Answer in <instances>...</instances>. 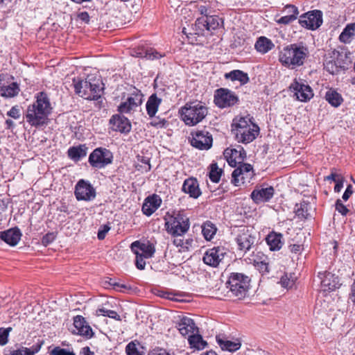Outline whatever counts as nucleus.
Returning <instances> with one entry per match:
<instances>
[{"instance_id":"nucleus-1","label":"nucleus","mask_w":355,"mask_h":355,"mask_svg":"<svg viewBox=\"0 0 355 355\" xmlns=\"http://www.w3.org/2000/svg\"><path fill=\"white\" fill-rule=\"evenodd\" d=\"M52 107L48 95L41 92L35 95V101L27 107L25 118L27 123L33 127L46 124Z\"/></svg>"},{"instance_id":"nucleus-2","label":"nucleus","mask_w":355,"mask_h":355,"mask_svg":"<svg viewBox=\"0 0 355 355\" xmlns=\"http://www.w3.org/2000/svg\"><path fill=\"white\" fill-rule=\"evenodd\" d=\"M73 85L76 94L87 100H98L104 89L101 76L95 74H89L85 78H73Z\"/></svg>"},{"instance_id":"nucleus-3","label":"nucleus","mask_w":355,"mask_h":355,"mask_svg":"<svg viewBox=\"0 0 355 355\" xmlns=\"http://www.w3.org/2000/svg\"><path fill=\"white\" fill-rule=\"evenodd\" d=\"M309 54V49L299 44L285 46L279 55V60L286 67L294 69L304 64Z\"/></svg>"},{"instance_id":"nucleus-4","label":"nucleus","mask_w":355,"mask_h":355,"mask_svg":"<svg viewBox=\"0 0 355 355\" xmlns=\"http://www.w3.org/2000/svg\"><path fill=\"white\" fill-rule=\"evenodd\" d=\"M232 132L239 143L245 144L254 141L259 133V127L249 117L235 118L232 125Z\"/></svg>"},{"instance_id":"nucleus-5","label":"nucleus","mask_w":355,"mask_h":355,"mask_svg":"<svg viewBox=\"0 0 355 355\" xmlns=\"http://www.w3.org/2000/svg\"><path fill=\"white\" fill-rule=\"evenodd\" d=\"M207 114V107L201 102L187 103L180 110L182 121L189 126L196 125L201 122Z\"/></svg>"},{"instance_id":"nucleus-6","label":"nucleus","mask_w":355,"mask_h":355,"mask_svg":"<svg viewBox=\"0 0 355 355\" xmlns=\"http://www.w3.org/2000/svg\"><path fill=\"white\" fill-rule=\"evenodd\" d=\"M164 220L166 232L173 236H183L190 227L189 218L181 213L166 215Z\"/></svg>"},{"instance_id":"nucleus-7","label":"nucleus","mask_w":355,"mask_h":355,"mask_svg":"<svg viewBox=\"0 0 355 355\" xmlns=\"http://www.w3.org/2000/svg\"><path fill=\"white\" fill-rule=\"evenodd\" d=\"M250 279L248 276L239 272H232L227 282V288L232 295L242 299L245 295L250 286Z\"/></svg>"},{"instance_id":"nucleus-8","label":"nucleus","mask_w":355,"mask_h":355,"mask_svg":"<svg viewBox=\"0 0 355 355\" xmlns=\"http://www.w3.org/2000/svg\"><path fill=\"white\" fill-rule=\"evenodd\" d=\"M112 153L105 148H97L89 156V163L93 167L101 168L111 164Z\"/></svg>"},{"instance_id":"nucleus-9","label":"nucleus","mask_w":355,"mask_h":355,"mask_svg":"<svg viewBox=\"0 0 355 355\" xmlns=\"http://www.w3.org/2000/svg\"><path fill=\"white\" fill-rule=\"evenodd\" d=\"M239 102V97L234 92L226 88L216 90L214 103L220 108L232 107Z\"/></svg>"},{"instance_id":"nucleus-10","label":"nucleus","mask_w":355,"mask_h":355,"mask_svg":"<svg viewBox=\"0 0 355 355\" xmlns=\"http://www.w3.org/2000/svg\"><path fill=\"white\" fill-rule=\"evenodd\" d=\"M227 250L223 246H216L207 249L202 257L203 262L209 266L216 268L227 256Z\"/></svg>"},{"instance_id":"nucleus-11","label":"nucleus","mask_w":355,"mask_h":355,"mask_svg":"<svg viewBox=\"0 0 355 355\" xmlns=\"http://www.w3.org/2000/svg\"><path fill=\"white\" fill-rule=\"evenodd\" d=\"M74 195L78 201H92L96 198V193L89 181L81 179L75 186Z\"/></svg>"},{"instance_id":"nucleus-12","label":"nucleus","mask_w":355,"mask_h":355,"mask_svg":"<svg viewBox=\"0 0 355 355\" xmlns=\"http://www.w3.org/2000/svg\"><path fill=\"white\" fill-rule=\"evenodd\" d=\"M256 238L252 234L250 230L242 227L239 230V234L236 237V242L238 245V250L246 253L254 247Z\"/></svg>"},{"instance_id":"nucleus-13","label":"nucleus","mask_w":355,"mask_h":355,"mask_svg":"<svg viewBox=\"0 0 355 355\" xmlns=\"http://www.w3.org/2000/svg\"><path fill=\"white\" fill-rule=\"evenodd\" d=\"M191 144L199 150H209L212 146V135L206 130L191 132Z\"/></svg>"},{"instance_id":"nucleus-14","label":"nucleus","mask_w":355,"mask_h":355,"mask_svg":"<svg viewBox=\"0 0 355 355\" xmlns=\"http://www.w3.org/2000/svg\"><path fill=\"white\" fill-rule=\"evenodd\" d=\"M299 23L308 29H317L322 24V12L318 10L308 12L300 17Z\"/></svg>"},{"instance_id":"nucleus-15","label":"nucleus","mask_w":355,"mask_h":355,"mask_svg":"<svg viewBox=\"0 0 355 355\" xmlns=\"http://www.w3.org/2000/svg\"><path fill=\"white\" fill-rule=\"evenodd\" d=\"M254 175L252 166L250 164L241 163L232 172V182L236 186L244 184L245 180H250Z\"/></svg>"},{"instance_id":"nucleus-16","label":"nucleus","mask_w":355,"mask_h":355,"mask_svg":"<svg viewBox=\"0 0 355 355\" xmlns=\"http://www.w3.org/2000/svg\"><path fill=\"white\" fill-rule=\"evenodd\" d=\"M290 89L293 92L296 98L301 102H306L313 96L311 87L304 84L302 80L298 81L295 79L290 86Z\"/></svg>"},{"instance_id":"nucleus-17","label":"nucleus","mask_w":355,"mask_h":355,"mask_svg":"<svg viewBox=\"0 0 355 355\" xmlns=\"http://www.w3.org/2000/svg\"><path fill=\"white\" fill-rule=\"evenodd\" d=\"M143 94L140 91L137 90L132 93L125 101L122 102L118 107L120 113H129L135 111L141 105L143 101Z\"/></svg>"},{"instance_id":"nucleus-18","label":"nucleus","mask_w":355,"mask_h":355,"mask_svg":"<svg viewBox=\"0 0 355 355\" xmlns=\"http://www.w3.org/2000/svg\"><path fill=\"white\" fill-rule=\"evenodd\" d=\"M73 327L72 333L80 335L85 339H89L94 335L92 327L82 315H76L73 318Z\"/></svg>"},{"instance_id":"nucleus-19","label":"nucleus","mask_w":355,"mask_h":355,"mask_svg":"<svg viewBox=\"0 0 355 355\" xmlns=\"http://www.w3.org/2000/svg\"><path fill=\"white\" fill-rule=\"evenodd\" d=\"M224 156L231 166L236 167L237 164L243 163L246 157V152L242 146H239L236 148L225 149Z\"/></svg>"},{"instance_id":"nucleus-20","label":"nucleus","mask_w":355,"mask_h":355,"mask_svg":"<svg viewBox=\"0 0 355 355\" xmlns=\"http://www.w3.org/2000/svg\"><path fill=\"white\" fill-rule=\"evenodd\" d=\"M130 249L133 253H140L143 257L150 259L153 257L155 252V247L150 241L141 242L140 241H135L130 245Z\"/></svg>"},{"instance_id":"nucleus-21","label":"nucleus","mask_w":355,"mask_h":355,"mask_svg":"<svg viewBox=\"0 0 355 355\" xmlns=\"http://www.w3.org/2000/svg\"><path fill=\"white\" fill-rule=\"evenodd\" d=\"M275 190L272 187L266 188L257 187L250 194V197L256 204L268 202L274 196Z\"/></svg>"},{"instance_id":"nucleus-22","label":"nucleus","mask_w":355,"mask_h":355,"mask_svg":"<svg viewBox=\"0 0 355 355\" xmlns=\"http://www.w3.org/2000/svg\"><path fill=\"white\" fill-rule=\"evenodd\" d=\"M341 56L339 51L334 50L330 60H327L324 64V69L331 74H336L343 68V61L339 58Z\"/></svg>"},{"instance_id":"nucleus-23","label":"nucleus","mask_w":355,"mask_h":355,"mask_svg":"<svg viewBox=\"0 0 355 355\" xmlns=\"http://www.w3.org/2000/svg\"><path fill=\"white\" fill-rule=\"evenodd\" d=\"M178 331L183 336H188L193 333H198V330L195 322L191 318L183 317L176 325Z\"/></svg>"},{"instance_id":"nucleus-24","label":"nucleus","mask_w":355,"mask_h":355,"mask_svg":"<svg viewBox=\"0 0 355 355\" xmlns=\"http://www.w3.org/2000/svg\"><path fill=\"white\" fill-rule=\"evenodd\" d=\"M111 128L114 131L128 132L131 130V125L128 119L124 116L116 114L110 119Z\"/></svg>"},{"instance_id":"nucleus-25","label":"nucleus","mask_w":355,"mask_h":355,"mask_svg":"<svg viewBox=\"0 0 355 355\" xmlns=\"http://www.w3.org/2000/svg\"><path fill=\"white\" fill-rule=\"evenodd\" d=\"M182 191L189 194V197L198 198L201 195L199 184L196 178H189L186 179L182 184Z\"/></svg>"},{"instance_id":"nucleus-26","label":"nucleus","mask_w":355,"mask_h":355,"mask_svg":"<svg viewBox=\"0 0 355 355\" xmlns=\"http://www.w3.org/2000/svg\"><path fill=\"white\" fill-rule=\"evenodd\" d=\"M162 200L157 195L147 197L142 205V211L147 216H151L161 205Z\"/></svg>"},{"instance_id":"nucleus-27","label":"nucleus","mask_w":355,"mask_h":355,"mask_svg":"<svg viewBox=\"0 0 355 355\" xmlns=\"http://www.w3.org/2000/svg\"><path fill=\"white\" fill-rule=\"evenodd\" d=\"M21 233L19 228H11L0 232V238L7 244L15 246L21 239Z\"/></svg>"},{"instance_id":"nucleus-28","label":"nucleus","mask_w":355,"mask_h":355,"mask_svg":"<svg viewBox=\"0 0 355 355\" xmlns=\"http://www.w3.org/2000/svg\"><path fill=\"white\" fill-rule=\"evenodd\" d=\"M216 341L223 350L234 352L241 348V343L239 338L234 340H229L225 338L216 336Z\"/></svg>"},{"instance_id":"nucleus-29","label":"nucleus","mask_w":355,"mask_h":355,"mask_svg":"<svg viewBox=\"0 0 355 355\" xmlns=\"http://www.w3.org/2000/svg\"><path fill=\"white\" fill-rule=\"evenodd\" d=\"M321 279V286L324 291H334L337 288V277H335L331 272L319 273Z\"/></svg>"},{"instance_id":"nucleus-30","label":"nucleus","mask_w":355,"mask_h":355,"mask_svg":"<svg viewBox=\"0 0 355 355\" xmlns=\"http://www.w3.org/2000/svg\"><path fill=\"white\" fill-rule=\"evenodd\" d=\"M282 234L272 232L270 233L266 238L267 244L269 245L270 250L272 251L279 250L282 248L284 242L282 241Z\"/></svg>"},{"instance_id":"nucleus-31","label":"nucleus","mask_w":355,"mask_h":355,"mask_svg":"<svg viewBox=\"0 0 355 355\" xmlns=\"http://www.w3.org/2000/svg\"><path fill=\"white\" fill-rule=\"evenodd\" d=\"M275 47V44L271 41V40L268 39L266 37L261 36L259 37L254 44L255 49L262 53L265 54L272 50Z\"/></svg>"},{"instance_id":"nucleus-32","label":"nucleus","mask_w":355,"mask_h":355,"mask_svg":"<svg viewBox=\"0 0 355 355\" xmlns=\"http://www.w3.org/2000/svg\"><path fill=\"white\" fill-rule=\"evenodd\" d=\"M161 103L162 99L158 98L156 94L150 96L146 103V111L150 117L155 116Z\"/></svg>"},{"instance_id":"nucleus-33","label":"nucleus","mask_w":355,"mask_h":355,"mask_svg":"<svg viewBox=\"0 0 355 355\" xmlns=\"http://www.w3.org/2000/svg\"><path fill=\"white\" fill-rule=\"evenodd\" d=\"M19 91V86L15 82H13L8 85H0V96L2 97H15L18 95Z\"/></svg>"},{"instance_id":"nucleus-34","label":"nucleus","mask_w":355,"mask_h":355,"mask_svg":"<svg viewBox=\"0 0 355 355\" xmlns=\"http://www.w3.org/2000/svg\"><path fill=\"white\" fill-rule=\"evenodd\" d=\"M225 79H230L232 81L238 80L241 85H245L249 82V77L248 73L243 71L235 69L224 75Z\"/></svg>"},{"instance_id":"nucleus-35","label":"nucleus","mask_w":355,"mask_h":355,"mask_svg":"<svg viewBox=\"0 0 355 355\" xmlns=\"http://www.w3.org/2000/svg\"><path fill=\"white\" fill-rule=\"evenodd\" d=\"M87 148L85 145H79L69 148L67 153L70 159L73 161H79L87 155Z\"/></svg>"},{"instance_id":"nucleus-36","label":"nucleus","mask_w":355,"mask_h":355,"mask_svg":"<svg viewBox=\"0 0 355 355\" xmlns=\"http://www.w3.org/2000/svg\"><path fill=\"white\" fill-rule=\"evenodd\" d=\"M41 346L42 344H36L30 348L21 347L17 349L10 350L5 355H35L40 350Z\"/></svg>"},{"instance_id":"nucleus-37","label":"nucleus","mask_w":355,"mask_h":355,"mask_svg":"<svg viewBox=\"0 0 355 355\" xmlns=\"http://www.w3.org/2000/svg\"><path fill=\"white\" fill-rule=\"evenodd\" d=\"M355 36V23L347 24L343 29L339 36L340 42L348 44L350 43L353 37Z\"/></svg>"},{"instance_id":"nucleus-38","label":"nucleus","mask_w":355,"mask_h":355,"mask_svg":"<svg viewBox=\"0 0 355 355\" xmlns=\"http://www.w3.org/2000/svg\"><path fill=\"white\" fill-rule=\"evenodd\" d=\"M325 99L334 107L340 106L343 101L342 96L336 90L331 89L326 92Z\"/></svg>"},{"instance_id":"nucleus-39","label":"nucleus","mask_w":355,"mask_h":355,"mask_svg":"<svg viewBox=\"0 0 355 355\" xmlns=\"http://www.w3.org/2000/svg\"><path fill=\"white\" fill-rule=\"evenodd\" d=\"M311 208L309 202L302 201L299 204H296L295 211L297 216L302 219H307L310 216L309 211Z\"/></svg>"},{"instance_id":"nucleus-40","label":"nucleus","mask_w":355,"mask_h":355,"mask_svg":"<svg viewBox=\"0 0 355 355\" xmlns=\"http://www.w3.org/2000/svg\"><path fill=\"white\" fill-rule=\"evenodd\" d=\"M188 341L191 348H195L198 350L204 349L207 345V343L203 340L202 337L198 334V333H193L189 336Z\"/></svg>"},{"instance_id":"nucleus-41","label":"nucleus","mask_w":355,"mask_h":355,"mask_svg":"<svg viewBox=\"0 0 355 355\" xmlns=\"http://www.w3.org/2000/svg\"><path fill=\"white\" fill-rule=\"evenodd\" d=\"M216 231L217 228L210 221L205 222L202 226V233L205 239L207 241H210L213 239L214 236L216 233Z\"/></svg>"},{"instance_id":"nucleus-42","label":"nucleus","mask_w":355,"mask_h":355,"mask_svg":"<svg viewBox=\"0 0 355 355\" xmlns=\"http://www.w3.org/2000/svg\"><path fill=\"white\" fill-rule=\"evenodd\" d=\"M207 31H214L223 24V19L217 15H209L205 17Z\"/></svg>"},{"instance_id":"nucleus-43","label":"nucleus","mask_w":355,"mask_h":355,"mask_svg":"<svg viewBox=\"0 0 355 355\" xmlns=\"http://www.w3.org/2000/svg\"><path fill=\"white\" fill-rule=\"evenodd\" d=\"M97 315H103L107 316L112 319H115L116 320H121L120 315L117 313L116 311L113 310H109L104 307L99 308L96 310Z\"/></svg>"},{"instance_id":"nucleus-44","label":"nucleus","mask_w":355,"mask_h":355,"mask_svg":"<svg viewBox=\"0 0 355 355\" xmlns=\"http://www.w3.org/2000/svg\"><path fill=\"white\" fill-rule=\"evenodd\" d=\"M222 170L218 168L216 164H212L211 165V170L209 172V179L213 182H218L222 174Z\"/></svg>"},{"instance_id":"nucleus-45","label":"nucleus","mask_w":355,"mask_h":355,"mask_svg":"<svg viewBox=\"0 0 355 355\" xmlns=\"http://www.w3.org/2000/svg\"><path fill=\"white\" fill-rule=\"evenodd\" d=\"M6 115L15 120L19 119L21 116L20 107L17 105L12 106L11 109L7 112Z\"/></svg>"},{"instance_id":"nucleus-46","label":"nucleus","mask_w":355,"mask_h":355,"mask_svg":"<svg viewBox=\"0 0 355 355\" xmlns=\"http://www.w3.org/2000/svg\"><path fill=\"white\" fill-rule=\"evenodd\" d=\"M11 330V327L0 328V345H5L8 343L9 333Z\"/></svg>"},{"instance_id":"nucleus-47","label":"nucleus","mask_w":355,"mask_h":355,"mask_svg":"<svg viewBox=\"0 0 355 355\" xmlns=\"http://www.w3.org/2000/svg\"><path fill=\"white\" fill-rule=\"evenodd\" d=\"M206 19L205 17H199L196 19L195 26L196 31H198V34H203L205 30H207Z\"/></svg>"},{"instance_id":"nucleus-48","label":"nucleus","mask_w":355,"mask_h":355,"mask_svg":"<svg viewBox=\"0 0 355 355\" xmlns=\"http://www.w3.org/2000/svg\"><path fill=\"white\" fill-rule=\"evenodd\" d=\"M125 352L127 355H142L134 342H130L126 345Z\"/></svg>"},{"instance_id":"nucleus-49","label":"nucleus","mask_w":355,"mask_h":355,"mask_svg":"<svg viewBox=\"0 0 355 355\" xmlns=\"http://www.w3.org/2000/svg\"><path fill=\"white\" fill-rule=\"evenodd\" d=\"M336 210L338 211L342 216H345L349 212V210L345 205H343L340 199H338L336 202Z\"/></svg>"},{"instance_id":"nucleus-50","label":"nucleus","mask_w":355,"mask_h":355,"mask_svg":"<svg viewBox=\"0 0 355 355\" xmlns=\"http://www.w3.org/2000/svg\"><path fill=\"white\" fill-rule=\"evenodd\" d=\"M51 355H76V354L73 352H70L67 349L55 347L51 352Z\"/></svg>"},{"instance_id":"nucleus-51","label":"nucleus","mask_w":355,"mask_h":355,"mask_svg":"<svg viewBox=\"0 0 355 355\" xmlns=\"http://www.w3.org/2000/svg\"><path fill=\"white\" fill-rule=\"evenodd\" d=\"M164 55L161 54L155 49H150L145 52V57L150 60L157 59L164 57Z\"/></svg>"},{"instance_id":"nucleus-52","label":"nucleus","mask_w":355,"mask_h":355,"mask_svg":"<svg viewBox=\"0 0 355 355\" xmlns=\"http://www.w3.org/2000/svg\"><path fill=\"white\" fill-rule=\"evenodd\" d=\"M136 255L135 266L139 270H144L146 267V257H143L140 255V253L136 252L134 253Z\"/></svg>"},{"instance_id":"nucleus-53","label":"nucleus","mask_w":355,"mask_h":355,"mask_svg":"<svg viewBox=\"0 0 355 355\" xmlns=\"http://www.w3.org/2000/svg\"><path fill=\"white\" fill-rule=\"evenodd\" d=\"M283 12H286L288 15H294L295 18H297V15L299 14L297 8L291 4L286 5L284 8Z\"/></svg>"},{"instance_id":"nucleus-54","label":"nucleus","mask_w":355,"mask_h":355,"mask_svg":"<svg viewBox=\"0 0 355 355\" xmlns=\"http://www.w3.org/2000/svg\"><path fill=\"white\" fill-rule=\"evenodd\" d=\"M280 283L283 287L290 288L294 285V280L290 279L287 275H284L281 277Z\"/></svg>"},{"instance_id":"nucleus-55","label":"nucleus","mask_w":355,"mask_h":355,"mask_svg":"<svg viewBox=\"0 0 355 355\" xmlns=\"http://www.w3.org/2000/svg\"><path fill=\"white\" fill-rule=\"evenodd\" d=\"M168 122L166 119H159V118H156V119H154L151 122H150V125L153 127H155L157 128H165L167 125Z\"/></svg>"},{"instance_id":"nucleus-56","label":"nucleus","mask_w":355,"mask_h":355,"mask_svg":"<svg viewBox=\"0 0 355 355\" xmlns=\"http://www.w3.org/2000/svg\"><path fill=\"white\" fill-rule=\"evenodd\" d=\"M297 18L294 15H285L282 17H280L279 19L277 20V23L279 24H289L293 21H295Z\"/></svg>"},{"instance_id":"nucleus-57","label":"nucleus","mask_w":355,"mask_h":355,"mask_svg":"<svg viewBox=\"0 0 355 355\" xmlns=\"http://www.w3.org/2000/svg\"><path fill=\"white\" fill-rule=\"evenodd\" d=\"M256 267L259 270V272H261L263 275L269 272L268 263L266 262L265 261L257 262L256 264Z\"/></svg>"},{"instance_id":"nucleus-58","label":"nucleus","mask_w":355,"mask_h":355,"mask_svg":"<svg viewBox=\"0 0 355 355\" xmlns=\"http://www.w3.org/2000/svg\"><path fill=\"white\" fill-rule=\"evenodd\" d=\"M55 239V235L53 232L46 234L42 239V243L44 245L46 246L51 243Z\"/></svg>"},{"instance_id":"nucleus-59","label":"nucleus","mask_w":355,"mask_h":355,"mask_svg":"<svg viewBox=\"0 0 355 355\" xmlns=\"http://www.w3.org/2000/svg\"><path fill=\"white\" fill-rule=\"evenodd\" d=\"M196 8L200 14L203 15V17H207V16H209L208 15L209 14V8H208L207 6L198 4L196 6Z\"/></svg>"},{"instance_id":"nucleus-60","label":"nucleus","mask_w":355,"mask_h":355,"mask_svg":"<svg viewBox=\"0 0 355 355\" xmlns=\"http://www.w3.org/2000/svg\"><path fill=\"white\" fill-rule=\"evenodd\" d=\"M174 239L173 241V244L176 247H179L180 251L182 252V248H183V243H184V239L182 238V236H173Z\"/></svg>"},{"instance_id":"nucleus-61","label":"nucleus","mask_w":355,"mask_h":355,"mask_svg":"<svg viewBox=\"0 0 355 355\" xmlns=\"http://www.w3.org/2000/svg\"><path fill=\"white\" fill-rule=\"evenodd\" d=\"M353 193V187L351 184H349L343 195V199L347 200Z\"/></svg>"},{"instance_id":"nucleus-62","label":"nucleus","mask_w":355,"mask_h":355,"mask_svg":"<svg viewBox=\"0 0 355 355\" xmlns=\"http://www.w3.org/2000/svg\"><path fill=\"white\" fill-rule=\"evenodd\" d=\"M193 241L191 239H184L183 248L182 252L189 251L192 245Z\"/></svg>"},{"instance_id":"nucleus-63","label":"nucleus","mask_w":355,"mask_h":355,"mask_svg":"<svg viewBox=\"0 0 355 355\" xmlns=\"http://www.w3.org/2000/svg\"><path fill=\"white\" fill-rule=\"evenodd\" d=\"M340 178H342L340 175L331 172L329 175L324 178V180H332L334 182H336Z\"/></svg>"},{"instance_id":"nucleus-64","label":"nucleus","mask_w":355,"mask_h":355,"mask_svg":"<svg viewBox=\"0 0 355 355\" xmlns=\"http://www.w3.org/2000/svg\"><path fill=\"white\" fill-rule=\"evenodd\" d=\"M148 355H171L166 350L164 349H155L150 352Z\"/></svg>"}]
</instances>
